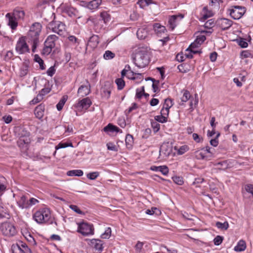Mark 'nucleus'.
Returning <instances> with one entry per match:
<instances>
[{
  "instance_id": "34",
  "label": "nucleus",
  "mask_w": 253,
  "mask_h": 253,
  "mask_svg": "<svg viewBox=\"0 0 253 253\" xmlns=\"http://www.w3.org/2000/svg\"><path fill=\"white\" fill-rule=\"evenodd\" d=\"M195 157L197 159L199 160L207 159L208 157V156L206 155L205 153L202 151V149L201 151H197L196 152Z\"/></svg>"
},
{
  "instance_id": "64",
  "label": "nucleus",
  "mask_w": 253,
  "mask_h": 253,
  "mask_svg": "<svg viewBox=\"0 0 253 253\" xmlns=\"http://www.w3.org/2000/svg\"><path fill=\"white\" fill-rule=\"evenodd\" d=\"M26 239L27 241L34 245L36 244V242L34 239V238L30 234H27V236H25Z\"/></svg>"
},
{
  "instance_id": "36",
  "label": "nucleus",
  "mask_w": 253,
  "mask_h": 253,
  "mask_svg": "<svg viewBox=\"0 0 253 253\" xmlns=\"http://www.w3.org/2000/svg\"><path fill=\"white\" fill-rule=\"evenodd\" d=\"M216 226L221 230H227L229 227V224L227 221H225L224 223L217 221L215 223Z\"/></svg>"
},
{
  "instance_id": "27",
  "label": "nucleus",
  "mask_w": 253,
  "mask_h": 253,
  "mask_svg": "<svg viewBox=\"0 0 253 253\" xmlns=\"http://www.w3.org/2000/svg\"><path fill=\"white\" fill-rule=\"evenodd\" d=\"M202 33L201 31H197L194 35L195 40L200 44H202L206 39L205 36L202 35Z\"/></svg>"
},
{
  "instance_id": "16",
  "label": "nucleus",
  "mask_w": 253,
  "mask_h": 253,
  "mask_svg": "<svg viewBox=\"0 0 253 253\" xmlns=\"http://www.w3.org/2000/svg\"><path fill=\"white\" fill-rule=\"evenodd\" d=\"M112 90V86L109 83H107L105 84V86L101 89V95L102 97L108 99L111 94Z\"/></svg>"
},
{
  "instance_id": "12",
  "label": "nucleus",
  "mask_w": 253,
  "mask_h": 253,
  "mask_svg": "<svg viewBox=\"0 0 253 253\" xmlns=\"http://www.w3.org/2000/svg\"><path fill=\"white\" fill-rule=\"evenodd\" d=\"M172 152V146L169 142L163 143L160 149V154L169 156Z\"/></svg>"
},
{
  "instance_id": "53",
  "label": "nucleus",
  "mask_w": 253,
  "mask_h": 253,
  "mask_svg": "<svg viewBox=\"0 0 253 253\" xmlns=\"http://www.w3.org/2000/svg\"><path fill=\"white\" fill-rule=\"evenodd\" d=\"M193 139L197 143H200L203 141V138L202 137H200L197 133H194L192 134Z\"/></svg>"
},
{
  "instance_id": "35",
  "label": "nucleus",
  "mask_w": 253,
  "mask_h": 253,
  "mask_svg": "<svg viewBox=\"0 0 253 253\" xmlns=\"http://www.w3.org/2000/svg\"><path fill=\"white\" fill-rule=\"evenodd\" d=\"M177 68L179 71L181 73H187L190 70V66L189 64L186 63L181 64L178 66Z\"/></svg>"
},
{
  "instance_id": "30",
  "label": "nucleus",
  "mask_w": 253,
  "mask_h": 253,
  "mask_svg": "<svg viewBox=\"0 0 253 253\" xmlns=\"http://www.w3.org/2000/svg\"><path fill=\"white\" fill-rule=\"evenodd\" d=\"M84 172L83 170L81 169H75L69 170L67 172V174L69 176H81L83 175Z\"/></svg>"
},
{
  "instance_id": "55",
  "label": "nucleus",
  "mask_w": 253,
  "mask_h": 253,
  "mask_svg": "<svg viewBox=\"0 0 253 253\" xmlns=\"http://www.w3.org/2000/svg\"><path fill=\"white\" fill-rule=\"evenodd\" d=\"M245 189L247 192L251 194L253 197V184H248L246 185L245 186Z\"/></svg>"
},
{
  "instance_id": "45",
  "label": "nucleus",
  "mask_w": 253,
  "mask_h": 253,
  "mask_svg": "<svg viewBox=\"0 0 253 253\" xmlns=\"http://www.w3.org/2000/svg\"><path fill=\"white\" fill-rule=\"evenodd\" d=\"M111 229L110 227L107 228L104 233L101 235V237L103 239H109L111 236Z\"/></svg>"
},
{
  "instance_id": "42",
  "label": "nucleus",
  "mask_w": 253,
  "mask_h": 253,
  "mask_svg": "<svg viewBox=\"0 0 253 253\" xmlns=\"http://www.w3.org/2000/svg\"><path fill=\"white\" fill-rule=\"evenodd\" d=\"M42 99L43 97H42V95L39 93L37 97H35L32 100L30 101V103L31 105H35L40 102L42 100Z\"/></svg>"
},
{
  "instance_id": "50",
  "label": "nucleus",
  "mask_w": 253,
  "mask_h": 253,
  "mask_svg": "<svg viewBox=\"0 0 253 253\" xmlns=\"http://www.w3.org/2000/svg\"><path fill=\"white\" fill-rule=\"evenodd\" d=\"M223 240V237L220 236H217L213 240V242L215 245L218 246L220 245Z\"/></svg>"
},
{
  "instance_id": "21",
  "label": "nucleus",
  "mask_w": 253,
  "mask_h": 253,
  "mask_svg": "<svg viewBox=\"0 0 253 253\" xmlns=\"http://www.w3.org/2000/svg\"><path fill=\"white\" fill-rule=\"evenodd\" d=\"M153 27L156 34L158 36H161L162 33H164L167 31L165 26H162L158 23L154 24Z\"/></svg>"
},
{
  "instance_id": "60",
  "label": "nucleus",
  "mask_w": 253,
  "mask_h": 253,
  "mask_svg": "<svg viewBox=\"0 0 253 253\" xmlns=\"http://www.w3.org/2000/svg\"><path fill=\"white\" fill-rule=\"evenodd\" d=\"M204 180L203 178H195L192 183V185H196V187H199L198 184L202 183L204 181Z\"/></svg>"
},
{
  "instance_id": "41",
  "label": "nucleus",
  "mask_w": 253,
  "mask_h": 253,
  "mask_svg": "<svg viewBox=\"0 0 253 253\" xmlns=\"http://www.w3.org/2000/svg\"><path fill=\"white\" fill-rule=\"evenodd\" d=\"M115 56V53L110 50H107L104 54L103 57L106 60H109L113 58Z\"/></svg>"
},
{
  "instance_id": "9",
  "label": "nucleus",
  "mask_w": 253,
  "mask_h": 253,
  "mask_svg": "<svg viewBox=\"0 0 253 253\" xmlns=\"http://www.w3.org/2000/svg\"><path fill=\"white\" fill-rule=\"evenodd\" d=\"M78 231L84 236H87L93 233L92 225L85 222L79 224Z\"/></svg>"
},
{
  "instance_id": "47",
  "label": "nucleus",
  "mask_w": 253,
  "mask_h": 253,
  "mask_svg": "<svg viewBox=\"0 0 253 253\" xmlns=\"http://www.w3.org/2000/svg\"><path fill=\"white\" fill-rule=\"evenodd\" d=\"M28 72V67L26 65L23 66L20 69V76L24 77L26 76Z\"/></svg>"
},
{
  "instance_id": "3",
  "label": "nucleus",
  "mask_w": 253,
  "mask_h": 253,
  "mask_svg": "<svg viewBox=\"0 0 253 253\" xmlns=\"http://www.w3.org/2000/svg\"><path fill=\"white\" fill-rule=\"evenodd\" d=\"M133 60L135 65L140 68H144L149 64L148 55L143 52L137 53Z\"/></svg>"
},
{
  "instance_id": "37",
  "label": "nucleus",
  "mask_w": 253,
  "mask_h": 253,
  "mask_svg": "<svg viewBox=\"0 0 253 253\" xmlns=\"http://www.w3.org/2000/svg\"><path fill=\"white\" fill-rule=\"evenodd\" d=\"M34 60L36 62L39 64L41 70H43L45 69L43 61L38 54L35 55Z\"/></svg>"
},
{
  "instance_id": "8",
  "label": "nucleus",
  "mask_w": 253,
  "mask_h": 253,
  "mask_svg": "<svg viewBox=\"0 0 253 253\" xmlns=\"http://www.w3.org/2000/svg\"><path fill=\"white\" fill-rule=\"evenodd\" d=\"M30 141V132L23 130L17 141L18 146L21 148H24V146L27 147Z\"/></svg>"
},
{
  "instance_id": "54",
  "label": "nucleus",
  "mask_w": 253,
  "mask_h": 253,
  "mask_svg": "<svg viewBox=\"0 0 253 253\" xmlns=\"http://www.w3.org/2000/svg\"><path fill=\"white\" fill-rule=\"evenodd\" d=\"M68 146H72V144L71 143L69 144L67 143H59L57 146L55 147L56 149H58L60 148H66Z\"/></svg>"
},
{
  "instance_id": "15",
  "label": "nucleus",
  "mask_w": 253,
  "mask_h": 253,
  "mask_svg": "<svg viewBox=\"0 0 253 253\" xmlns=\"http://www.w3.org/2000/svg\"><path fill=\"white\" fill-rule=\"evenodd\" d=\"M90 244L91 246L93 247L95 251L99 253L103 251V241L99 240L93 239L90 241Z\"/></svg>"
},
{
  "instance_id": "29",
  "label": "nucleus",
  "mask_w": 253,
  "mask_h": 253,
  "mask_svg": "<svg viewBox=\"0 0 253 253\" xmlns=\"http://www.w3.org/2000/svg\"><path fill=\"white\" fill-rule=\"evenodd\" d=\"M215 26H216V20L215 21L214 19L208 20L204 24V27L209 30H211Z\"/></svg>"
},
{
  "instance_id": "59",
  "label": "nucleus",
  "mask_w": 253,
  "mask_h": 253,
  "mask_svg": "<svg viewBox=\"0 0 253 253\" xmlns=\"http://www.w3.org/2000/svg\"><path fill=\"white\" fill-rule=\"evenodd\" d=\"M155 119L158 122L162 123H165L167 121V118L161 115L160 116H156Z\"/></svg>"
},
{
  "instance_id": "32",
  "label": "nucleus",
  "mask_w": 253,
  "mask_h": 253,
  "mask_svg": "<svg viewBox=\"0 0 253 253\" xmlns=\"http://www.w3.org/2000/svg\"><path fill=\"white\" fill-rule=\"evenodd\" d=\"M183 95L181 98V102L182 103H179L180 105L183 104L184 102H186L190 99V93L187 90H183L182 91Z\"/></svg>"
},
{
  "instance_id": "49",
  "label": "nucleus",
  "mask_w": 253,
  "mask_h": 253,
  "mask_svg": "<svg viewBox=\"0 0 253 253\" xmlns=\"http://www.w3.org/2000/svg\"><path fill=\"white\" fill-rule=\"evenodd\" d=\"M172 179L173 182L178 184V185H182L183 183V181L182 178L179 176H173Z\"/></svg>"
},
{
  "instance_id": "23",
  "label": "nucleus",
  "mask_w": 253,
  "mask_h": 253,
  "mask_svg": "<svg viewBox=\"0 0 253 253\" xmlns=\"http://www.w3.org/2000/svg\"><path fill=\"white\" fill-rule=\"evenodd\" d=\"M103 130L105 132L107 133L114 132H122V130L120 129L118 127L114 126L111 124H109L107 126L104 127Z\"/></svg>"
},
{
  "instance_id": "20",
  "label": "nucleus",
  "mask_w": 253,
  "mask_h": 253,
  "mask_svg": "<svg viewBox=\"0 0 253 253\" xmlns=\"http://www.w3.org/2000/svg\"><path fill=\"white\" fill-rule=\"evenodd\" d=\"M44 105L42 104H40L35 109V114L37 118L41 119L44 115Z\"/></svg>"
},
{
  "instance_id": "52",
  "label": "nucleus",
  "mask_w": 253,
  "mask_h": 253,
  "mask_svg": "<svg viewBox=\"0 0 253 253\" xmlns=\"http://www.w3.org/2000/svg\"><path fill=\"white\" fill-rule=\"evenodd\" d=\"M22 247L24 249V250H22L20 247L19 246H16V249L18 250H19L20 252H26L27 253L28 252H29L30 253H31V250L28 248V247L26 245V244H22Z\"/></svg>"
},
{
  "instance_id": "33",
  "label": "nucleus",
  "mask_w": 253,
  "mask_h": 253,
  "mask_svg": "<svg viewBox=\"0 0 253 253\" xmlns=\"http://www.w3.org/2000/svg\"><path fill=\"white\" fill-rule=\"evenodd\" d=\"M199 103V96L198 94L195 93L194 95V98H193L192 100H191V112L193 111L194 108L197 107Z\"/></svg>"
},
{
  "instance_id": "13",
  "label": "nucleus",
  "mask_w": 253,
  "mask_h": 253,
  "mask_svg": "<svg viewBox=\"0 0 253 253\" xmlns=\"http://www.w3.org/2000/svg\"><path fill=\"white\" fill-rule=\"evenodd\" d=\"M91 105V101L88 97L84 98L78 102L75 105V107L77 108H81L87 109Z\"/></svg>"
},
{
  "instance_id": "57",
  "label": "nucleus",
  "mask_w": 253,
  "mask_h": 253,
  "mask_svg": "<svg viewBox=\"0 0 253 253\" xmlns=\"http://www.w3.org/2000/svg\"><path fill=\"white\" fill-rule=\"evenodd\" d=\"M107 149L113 151H117L118 149L116 146L112 142H109L107 144Z\"/></svg>"
},
{
  "instance_id": "19",
  "label": "nucleus",
  "mask_w": 253,
  "mask_h": 253,
  "mask_svg": "<svg viewBox=\"0 0 253 253\" xmlns=\"http://www.w3.org/2000/svg\"><path fill=\"white\" fill-rule=\"evenodd\" d=\"M17 203L18 206L21 209L29 208L28 198L24 195L20 197V199L17 201Z\"/></svg>"
},
{
  "instance_id": "51",
  "label": "nucleus",
  "mask_w": 253,
  "mask_h": 253,
  "mask_svg": "<svg viewBox=\"0 0 253 253\" xmlns=\"http://www.w3.org/2000/svg\"><path fill=\"white\" fill-rule=\"evenodd\" d=\"M87 7L90 9H94L98 7V4L93 0L88 3Z\"/></svg>"
},
{
  "instance_id": "39",
  "label": "nucleus",
  "mask_w": 253,
  "mask_h": 253,
  "mask_svg": "<svg viewBox=\"0 0 253 253\" xmlns=\"http://www.w3.org/2000/svg\"><path fill=\"white\" fill-rule=\"evenodd\" d=\"M67 100V97L64 96L59 101V102L56 105L57 109L58 111H60L62 109L66 101Z\"/></svg>"
},
{
  "instance_id": "48",
  "label": "nucleus",
  "mask_w": 253,
  "mask_h": 253,
  "mask_svg": "<svg viewBox=\"0 0 253 253\" xmlns=\"http://www.w3.org/2000/svg\"><path fill=\"white\" fill-rule=\"evenodd\" d=\"M188 149L189 147L187 145H182L178 149V154L182 155L184 154L185 152H186L188 150Z\"/></svg>"
},
{
  "instance_id": "26",
  "label": "nucleus",
  "mask_w": 253,
  "mask_h": 253,
  "mask_svg": "<svg viewBox=\"0 0 253 253\" xmlns=\"http://www.w3.org/2000/svg\"><path fill=\"white\" fill-rule=\"evenodd\" d=\"M136 35L138 39L143 40L147 36V30L144 28H139Z\"/></svg>"
},
{
  "instance_id": "22",
  "label": "nucleus",
  "mask_w": 253,
  "mask_h": 253,
  "mask_svg": "<svg viewBox=\"0 0 253 253\" xmlns=\"http://www.w3.org/2000/svg\"><path fill=\"white\" fill-rule=\"evenodd\" d=\"M11 13L17 20L23 19L25 16L24 11L21 8L19 7L14 9L13 12Z\"/></svg>"
},
{
  "instance_id": "11",
  "label": "nucleus",
  "mask_w": 253,
  "mask_h": 253,
  "mask_svg": "<svg viewBox=\"0 0 253 253\" xmlns=\"http://www.w3.org/2000/svg\"><path fill=\"white\" fill-rule=\"evenodd\" d=\"M42 25L40 23H35L31 27L29 36L31 38H39V35L42 30Z\"/></svg>"
},
{
  "instance_id": "10",
  "label": "nucleus",
  "mask_w": 253,
  "mask_h": 253,
  "mask_svg": "<svg viewBox=\"0 0 253 253\" xmlns=\"http://www.w3.org/2000/svg\"><path fill=\"white\" fill-rule=\"evenodd\" d=\"M233 22L225 18H218L216 20V26L223 31L229 29L233 25Z\"/></svg>"
},
{
  "instance_id": "31",
  "label": "nucleus",
  "mask_w": 253,
  "mask_h": 253,
  "mask_svg": "<svg viewBox=\"0 0 253 253\" xmlns=\"http://www.w3.org/2000/svg\"><path fill=\"white\" fill-rule=\"evenodd\" d=\"M203 11L205 12L203 17L201 18L202 20H205L208 18L213 16V14L211 10H209L207 6H205L203 9Z\"/></svg>"
},
{
  "instance_id": "6",
  "label": "nucleus",
  "mask_w": 253,
  "mask_h": 253,
  "mask_svg": "<svg viewBox=\"0 0 253 253\" xmlns=\"http://www.w3.org/2000/svg\"><path fill=\"white\" fill-rule=\"evenodd\" d=\"M0 230L2 233L6 236H13L16 233L15 227L11 223L5 222L1 224Z\"/></svg>"
},
{
  "instance_id": "56",
  "label": "nucleus",
  "mask_w": 253,
  "mask_h": 253,
  "mask_svg": "<svg viewBox=\"0 0 253 253\" xmlns=\"http://www.w3.org/2000/svg\"><path fill=\"white\" fill-rule=\"evenodd\" d=\"M33 41V45H32V51L33 52H35V50L37 48V46L38 43H39V40L38 38H32Z\"/></svg>"
},
{
  "instance_id": "28",
  "label": "nucleus",
  "mask_w": 253,
  "mask_h": 253,
  "mask_svg": "<svg viewBox=\"0 0 253 253\" xmlns=\"http://www.w3.org/2000/svg\"><path fill=\"white\" fill-rule=\"evenodd\" d=\"M125 141L126 147L129 149H131L133 144V137L132 135L127 134L126 136Z\"/></svg>"
},
{
  "instance_id": "40",
  "label": "nucleus",
  "mask_w": 253,
  "mask_h": 253,
  "mask_svg": "<svg viewBox=\"0 0 253 253\" xmlns=\"http://www.w3.org/2000/svg\"><path fill=\"white\" fill-rule=\"evenodd\" d=\"M116 84L117 85L118 89L119 90L122 89L125 85V83L122 78L117 79L115 81Z\"/></svg>"
},
{
  "instance_id": "7",
  "label": "nucleus",
  "mask_w": 253,
  "mask_h": 253,
  "mask_svg": "<svg viewBox=\"0 0 253 253\" xmlns=\"http://www.w3.org/2000/svg\"><path fill=\"white\" fill-rule=\"evenodd\" d=\"M15 49L19 54L30 52V49L24 37L19 38L16 45Z\"/></svg>"
},
{
  "instance_id": "5",
  "label": "nucleus",
  "mask_w": 253,
  "mask_h": 253,
  "mask_svg": "<svg viewBox=\"0 0 253 253\" xmlns=\"http://www.w3.org/2000/svg\"><path fill=\"white\" fill-rule=\"evenodd\" d=\"M246 8L239 5L231 6V8L228 9L230 16L234 19H239L246 12Z\"/></svg>"
},
{
  "instance_id": "43",
  "label": "nucleus",
  "mask_w": 253,
  "mask_h": 253,
  "mask_svg": "<svg viewBox=\"0 0 253 253\" xmlns=\"http://www.w3.org/2000/svg\"><path fill=\"white\" fill-rule=\"evenodd\" d=\"M99 172L95 171L88 173L86 176L88 179L90 180H94L99 176Z\"/></svg>"
},
{
  "instance_id": "4",
  "label": "nucleus",
  "mask_w": 253,
  "mask_h": 253,
  "mask_svg": "<svg viewBox=\"0 0 253 253\" xmlns=\"http://www.w3.org/2000/svg\"><path fill=\"white\" fill-rule=\"evenodd\" d=\"M58 39L57 36L55 35H49L47 37L44 42V47L42 50V54L48 55L55 47V42Z\"/></svg>"
},
{
  "instance_id": "24",
  "label": "nucleus",
  "mask_w": 253,
  "mask_h": 253,
  "mask_svg": "<svg viewBox=\"0 0 253 253\" xmlns=\"http://www.w3.org/2000/svg\"><path fill=\"white\" fill-rule=\"evenodd\" d=\"M99 42V37L97 35H93L89 38L87 45L94 48L97 46Z\"/></svg>"
},
{
  "instance_id": "46",
  "label": "nucleus",
  "mask_w": 253,
  "mask_h": 253,
  "mask_svg": "<svg viewBox=\"0 0 253 253\" xmlns=\"http://www.w3.org/2000/svg\"><path fill=\"white\" fill-rule=\"evenodd\" d=\"M237 41H238V44L242 48H246L248 45V43L245 41V39L243 38H240L239 39L237 40Z\"/></svg>"
},
{
  "instance_id": "58",
  "label": "nucleus",
  "mask_w": 253,
  "mask_h": 253,
  "mask_svg": "<svg viewBox=\"0 0 253 253\" xmlns=\"http://www.w3.org/2000/svg\"><path fill=\"white\" fill-rule=\"evenodd\" d=\"M70 208L78 214H82L83 213V212L76 205H71L70 206Z\"/></svg>"
},
{
  "instance_id": "44",
  "label": "nucleus",
  "mask_w": 253,
  "mask_h": 253,
  "mask_svg": "<svg viewBox=\"0 0 253 253\" xmlns=\"http://www.w3.org/2000/svg\"><path fill=\"white\" fill-rule=\"evenodd\" d=\"M216 166H220L218 169H225L228 168V164L226 161H223L218 162L215 164Z\"/></svg>"
},
{
  "instance_id": "2",
  "label": "nucleus",
  "mask_w": 253,
  "mask_h": 253,
  "mask_svg": "<svg viewBox=\"0 0 253 253\" xmlns=\"http://www.w3.org/2000/svg\"><path fill=\"white\" fill-rule=\"evenodd\" d=\"M50 212L48 209H42L36 211L33 215V218L38 223L41 224L48 221Z\"/></svg>"
},
{
  "instance_id": "18",
  "label": "nucleus",
  "mask_w": 253,
  "mask_h": 253,
  "mask_svg": "<svg viewBox=\"0 0 253 253\" xmlns=\"http://www.w3.org/2000/svg\"><path fill=\"white\" fill-rule=\"evenodd\" d=\"M5 17L8 19V25L10 26L12 30L15 29L18 25L17 20L16 18L11 13H7Z\"/></svg>"
},
{
  "instance_id": "61",
  "label": "nucleus",
  "mask_w": 253,
  "mask_h": 253,
  "mask_svg": "<svg viewBox=\"0 0 253 253\" xmlns=\"http://www.w3.org/2000/svg\"><path fill=\"white\" fill-rule=\"evenodd\" d=\"M159 171L161 172L164 175H167L169 173V169L166 166H160Z\"/></svg>"
},
{
  "instance_id": "38",
  "label": "nucleus",
  "mask_w": 253,
  "mask_h": 253,
  "mask_svg": "<svg viewBox=\"0 0 253 253\" xmlns=\"http://www.w3.org/2000/svg\"><path fill=\"white\" fill-rule=\"evenodd\" d=\"M172 100L170 98H167L165 100L163 108L169 110V109L173 106Z\"/></svg>"
},
{
  "instance_id": "17",
  "label": "nucleus",
  "mask_w": 253,
  "mask_h": 253,
  "mask_svg": "<svg viewBox=\"0 0 253 253\" xmlns=\"http://www.w3.org/2000/svg\"><path fill=\"white\" fill-rule=\"evenodd\" d=\"M184 17V15L180 14L178 15H174L171 16L169 20V28L171 30H173L174 28L176 27V22L178 18L182 19Z\"/></svg>"
},
{
  "instance_id": "1",
  "label": "nucleus",
  "mask_w": 253,
  "mask_h": 253,
  "mask_svg": "<svg viewBox=\"0 0 253 253\" xmlns=\"http://www.w3.org/2000/svg\"><path fill=\"white\" fill-rule=\"evenodd\" d=\"M47 28L52 32L57 33L60 36L64 37L67 33L66 25L59 21H52L49 23Z\"/></svg>"
},
{
  "instance_id": "63",
  "label": "nucleus",
  "mask_w": 253,
  "mask_h": 253,
  "mask_svg": "<svg viewBox=\"0 0 253 253\" xmlns=\"http://www.w3.org/2000/svg\"><path fill=\"white\" fill-rule=\"evenodd\" d=\"M47 74L50 76L52 77L55 73V69L54 66L50 67L46 72Z\"/></svg>"
},
{
  "instance_id": "14",
  "label": "nucleus",
  "mask_w": 253,
  "mask_h": 253,
  "mask_svg": "<svg viewBox=\"0 0 253 253\" xmlns=\"http://www.w3.org/2000/svg\"><path fill=\"white\" fill-rule=\"evenodd\" d=\"M87 85H82L80 86V87L78 89V94L84 97L85 96H86L90 93V84L88 81H86Z\"/></svg>"
},
{
  "instance_id": "25",
  "label": "nucleus",
  "mask_w": 253,
  "mask_h": 253,
  "mask_svg": "<svg viewBox=\"0 0 253 253\" xmlns=\"http://www.w3.org/2000/svg\"><path fill=\"white\" fill-rule=\"evenodd\" d=\"M246 243L245 241L243 240H240L237 246L234 247V251L236 252H242L246 250Z\"/></svg>"
},
{
  "instance_id": "62",
  "label": "nucleus",
  "mask_w": 253,
  "mask_h": 253,
  "mask_svg": "<svg viewBox=\"0 0 253 253\" xmlns=\"http://www.w3.org/2000/svg\"><path fill=\"white\" fill-rule=\"evenodd\" d=\"M100 18L102 20H103L104 23H106L108 21V16L107 12H103L100 14Z\"/></svg>"
}]
</instances>
